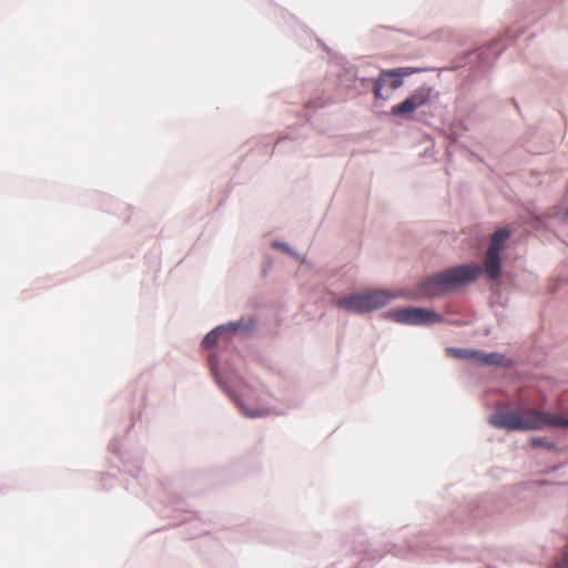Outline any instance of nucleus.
<instances>
[{"mask_svg": "<svg viewBox=\"0 0 568 568\" xmlns=\"http://www.w3.org/2000/svg\"><path fill=\"white\" fill-rule=\"evenodd\" d=\"M489 423L507 430H536L545 426L568 428V416L527 408L523 412L496 410Z\"/></svg>", "mask_w": 568, "mask_h": 568, "instance_id": "nucleus-3", "label": "nucleus"}, {"mask_svg": "<svg viewBox=\"0 0 568 568\" xmlns=\"http://www.w3.org/2000/svg\"><path fill=\"white\" fill-rule=\"evenodd\" d=\"M550 568H568V551H565L559 558H557Z\"/></svg>", "mask_w": 568, "mask_h": 568, "instance_id": "nucleus-21", "label": "nucleus"}, {"mask_svg": "<svg viewBox=\"0 0 568 568\" xmlns=\"http://www.w3.org/2000/svg\"><path fill=\"white\" fill-rule=\"evenodd\" d=\"M562 220H564L565 222H568V207H567V209L565 210V212H564V217H562Z\"/></svg>", "mask_w": 568, "mask_h": 568, "instance_id": "nucleus-26", "label": "nucleus"}, {"mask_svg": "<svg viewBox=\"0 0 568 568\" xmlns=\"http://www.w3.org/2000/svg\"><path fill=\"white\" fill-rule=\"evenodd\" d=\"M235 338V336L231 333H223L221 334V342L230 343Z\"/></svg>", "mask_w": 568, "mask_h": 568, "instance_id": "nucleus-24", "label": "nucleus"}, {"mask_svg": "<svg viewBox=\"0 0 568 568\" xmlns=\"http://www.w3.org/2000/svg\"><path fill=\"white\" fill-rule=\"evenodd\" d=\"M385 320L408 326H430L444 322L438 312L419 306L396 307L383 313Z\"/></svg>", "mask_w": 568, "mask_h": 568, "instance_id": "nucleus-5", "label": "nucleus"}, {"mask_svg": "<svg viewBox=\"0 0 568 568\" xmlns=\"http://www.w3.org/2000/svg\"><path fill=\"white\" fill-rule=\"evenodd\" d=\"M271 246L274 250H280V251L284 252L285 254L290 255L291 257H293L296 261H301L302 263L305 262V257H303L298 252H296L293 247H291L285 242L277 241V240L276 241H272L271 242Z\"/></svg>", "mask_w": 568, "mask_h": 568, "instance_id": "nucleus-17", "label": "nucleus"}, {"mask_svg": "<svg viewBox=\"0 0 568 568\" xmlns=\"http://www.w3.org/2000/svg\"><path fill=\"white\" fill-rule=\"evenodd\" d=\"M497 44H498V40H494V41L489 42L486 48L481 49L480 55H489L490 53H493L495 55V59H497L503 51V49H499V50L495 49ZM487 59H488V57H485V60H487Z\"/></svg>", "mask_w": 568, "mask_h": 568, "instance_id": "nucleus-19", "label": "nucleus"}, {"mask_svg": "<svg viewBox=\"0 0 568 568\" xmlns=\"http://www.w3.org/2000/svg\"><path fill=\"white\" fill-rule=\"evenodd\" d=\"M110 448L111 450L114 453V454H120V450H119V442L116 438H114L111 444H110Z\"/></svg>", "mask_w": 568, "mask_h": 568, "instance_id": "nucleus-25", "label": "nucleus"}, {"mask_svg": "<svg viewBox=\"0 0 568 568\" xmlns=\"http://www.w3.org/2000/svg\"><path fill=\"white\" fill-rule=\"evenodd\" d=\"M418 70L412 67H402L395 69H386L379 72L375 79H363L364 85L372 82L373 93L376 99L387 100L388 95L383 93V88L388 84L392 90H397L404 84V78L416 73Z\"/></svg>", "mask_w": 568, "mask_h": 568, "instance_id": "nucleus-6", "label": "nucleus"}, {"mask_svg": "<svg viewBox=\"0 0 568 568\" xmlns=\"http://www.w3.org/2000/svg\"><path fill=\"white\" fill-rule=\"evenodd\" d=\"M300 128H290L285 134L277 139L275 146L281 145V143L285 140H297L300 138Z\"/></svg>", "mask_w": 568, "mask_h": 568, "instance_id": "nucleus-20", "label": "nucleus"}, {"mask_svg": "<svg viewBox=\"0 0 568 568\" xmlns=\"http://www.w3.org/2000/svg\"><path fill=\"white\" fill-rule=\"evenodd\" d=\"M273 257L270 254H264L262 265V273L264 276H266L268 271L273 267Z\"/></svg>", "mask_w": 568, "mask_h": 568, "instance_id": "nucleus-22", "label": "nucleus"}, {"mask_svg": "<svg viewBox=\"0 0 568 568\" xmlns=\"http://www.w3.org/2000/svg\"><path fill=\"white\" fill-rule=\"evenodd\" d=\"M223 333L224 332L221 324L215 326L203 337L201 342L202 348L211 349L212 347L216 346L219 342H221V334Z\"/></svg>", "mask_w": 568, "mask_h": 568, "instance_id": "nucleus-14", "label": "nucleus"}, {"mask_svg": "<svg viewBox=\"0 0 568 568\" xmlns=\"http://www.w3.org/2000/svg\"><path fill=\"white\" fill-rule=\"evenodd\" d=\"M128 471L131 474L132 479L128 483L126 488L131 490L136 496H142L146 494L145 484L146 476L142 473L140 466H134L133 469H129Z\"/></svg>", "mask_w": 568, "mask_h": 568, "instance_id": "nucleus-10", "label": "nucleus"}, {"mask_svg": "<svg viewBox=\"0 0 568 568\" xmlns=\"http://www.w3.org/2000/svg\"><path fill=\"white\" fill-rule=\"evenodd\" d=\"M510 364V359L500 353H485L483 365L507 367Z\"/></svg>", "mask_w": 568, "mask_h": 568, "instance_id": "nucleus-15", "label": "nucleus"}, {"mask_svg": "<svg viewBox=\"0 0 568 568\" xmlns=\"http://www.w3.org/2000/svg\"><path fill=\"white\" fill-rule=\"evenodd\" d=\"M254 316H241L237 321L221 324L223 332L231 333L236 337L246 338L252 335L256 327Z\"/></svg>", "mask_w": 568, "mask_h": 568, "instance_id": "nucleus-9", "label": "nucleus"}, {"mask_svg": "<svg viewBox=\"0 0 568 568\" xmlns=\"http://www.w3.org/2000/svg\"><path fill=\"white\" fill-rule=\"evenodd\" d=\"M435 90L429 85H422L414 90V92L409 95L414 103L416 104V109L426 105L433 98Z\"/></svg>", "mask_w": 568, "mask_h": 568, "instance_id": "nucleus-11", "label": "nucleus"}, {"mask_svg": "<svg viewBox=\"0 0 568 568\" xmlns=\"http://www.w3.org/2000/svg\"><path fill=\"white\" fill-rule=\"evenodd\" d=\"M416 110V104L410 97H407L403 102L393 105L390 109V115L393 116H409Z\"/></svg>", "mask_w": 568, "mask_h": 568, "instance_id": "nucleus-13", "label": "nucleus"}, {"mask_svg": "<svg viewBox=\"0 0 568 568\" xmlns=\"http://www.w3.org/2000/svg\"><path fill=\"white\" fill-rule=\"evenodd\" d=\"M207 366L217 386L232 399L245 417L256 418L264 414L261 408L248 407L234 392L240 376L229 363L221 364L217 355L212 352L207 356Z\"/></svg>", "mask_w": 568, "mask_h": 568, "instance_id": "nucleus-4", "label": "nucleus"}, {"mask_svg": "<svg viewBox=\"0 0 568 568\" xmlns=\"http://www.w3.org/2000/svg\"><path fill=\"white\" fill-rule=\"evenodd\" d=\"M333 306L356 315L368 314L362 291L345 294L332 302Z\"/></svg>", "mask_w": 568, "mask_h": 568, "instance_id": "nucleus-7", "label": "nucleus"}, {"mask_svg": "<svg viewBox=\"0 0 568 568\" xmlns=\"http://www.w3.org/2000/svg\"><path fill=\"white\" fill-rule=\"evenodd\" d=\"M511 232L508 227L497 229L490 236L488 248L501 252L504 244L510 239Z\"/></svg>", "mask_w": 568, "mask_h": 568, "instance_id": "nucleus-12", "label": "nucleus"}, {"mask_svg": "<svg viewBox=\"0 0 568 568\" xmlns=\"http://www.w3.org/2000/svg\"><path fill=\"white\" fill-rule=\"evenodd\" d=\"M347 544L355 554L364 555L369 560H379L386 554H392L397 558H409L410 556L424 557L426 550L435 549L434 540L427 538V535L418 532L406 540V546L398 544H387L384 550L373 547V544L367 542L361 528L354 529L347 535Z\"/></svg>", "mask_w": 568, "mask_h": 568, "instance_id": "nucleus-2", "label": "nucleus"}, {"mask_svg": "<svg viewBox=\"0 0 568 568\" xmlns=\"http://www.w3.org/2000/svg\"><path fill=\"white\" fill-rule=\"evenodd\" d=\"M484 356H485V352H483V351H477V349L471 351V361L473 362H476V363L483 365Z\"/></svg>", "mask_w": 568, "mask_h": 568, "instance_id": "nucleus-23", "label": "nucleus"}, {"mask_svg": "<svg viewBox=\"0 0 568 568\" xmlns=\"http://www.w3.org/2000/svg\"><path fill=\"white\" fill-rule=\"evenodd\" d=\"M471 348H458V347H448L446 348V353L448 356L458 358V359H466L471 361Z\"/></svg>", "mask_w": 568, "mask_h": 568, "instance_id": "nucleus-18", "label": "nucleus"}, {"mask_svg": "<svg viewBox=\"0 0 568 568\" xmlns=\"http://www.w3.org/2000/svg\"><path fill=\"white\" fill-rule=\"evenodd\" d=\"M501 267L500 252L487 248L483 266L463 263L435 272L415 285L414 296L417 298L442 297L475 283L484 272L489 281H496L501 274Z\"/></svg>", "mask_w": 568, "mask_h": 568, "instance_id": "nucleus-1", "label": "nucleus"}, {"mask_svg": "<svg viewBox=\"0 0 568 568\" xmlns=\"http://www.w3.org/2000/svg\"><path fill=\"white\" fill-rule=\"evenodd\" d=\"M367 313L381 310L387 306L395 295L385 288H366L362 290Z\"/></svg>", "mask_w": 568, "mask_h": 568, "instance_id": "nucleus-8", "label": "nucleus"}, {"mask_svg": "<svg viewBox=\"0 0 568 568\" xmlns=\"http://www.w3.org/2000/svg\"><path fill=\"white\" fill-rule=\"evenodd\" d=\"M530 446L532 448H544L547 452L556 453L559 450L558 445L547 437H532L530 439Z\"/></svg>", "mask_w": 568, "mask_h": 568, "instance_id": "nucleus-16", "label": "nucleus"}]
</instances>
